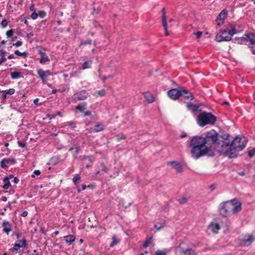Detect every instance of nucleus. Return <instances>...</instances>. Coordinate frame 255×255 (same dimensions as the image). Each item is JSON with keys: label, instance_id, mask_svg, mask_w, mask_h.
Here are the masks:
<instances>
[{"label": "nucleus", "instance_id": "54", "mask_svg": "<svg viewBox=\"0 0 255 255\" xmlns=\"http://www.w3.org/2000/svg\"><path fill=\"white\" fill-rule=\"evenodd\" d=\"M31 17L33 19H36L38 17V13H36L35 11L33 12L31 14Z\"/></svg>", "mask_w": 255, "mask_h": 255}, {"label": "nucleus", "instance_id": "10", "mask_svg": "<svg viewBox=\"0 0 255 255\" xmlns=\"http://www.w3.org/2000/svg\"><path fill=\"white\" fill-rule=\"evenodd\" d=\"M206 141L201 136L193 137L190 141L189 145H205Z\"/></svg>", "mask_w": 255, "mask_h": 255}, {"label": "nucleus", "instance_id": "31", "mask_svg": "<svg viewBox=\"0 0 255 255\" xmlns=\"http://www.w3.org/2000/svg\"><path fill=\"white\" fill-rule=\"evenodd\" d=\"M162 13V24H164V25H166V11L165 8L163 7L161 10Z\"/></svg>", "mask_w": 255, "mask_h": 255}, {"label": "nucleus", "instance_id": "61", "mask_svg": "<svg viewBox=\"0 0 255 255\" xmlns=\"http://www.w3.org/2000/svg\"><path fill=\"white\" fill-rule=\"evenodd\" d=\"M83 113H84V115L85 116H89L92 115L91 112L90 111H84V112H83Z\"/></svg>", "mask_w": 255, "mask_h": 255}, {"label": "nucleus", "instance_id": "52", "mask_svg": "<svg viewBox=\"0 0 255 255\" xmlns=\"http://www.w3.org/2000/svg\"><path fill=\"white\" fill-rule=\"evenodd\" d=\"M1 58L0 59V65L2 64L3 62H4L6 61L7 58L5 57L4 55L0 56Z\"/></svg>", "mask_w": 255, "mask_h": 255}, {"label": "nucleus", "instance_id": "41", "mask_svg": "<svg viewBox=\"0 0 255 255\" xmlns=\"http://www.w3.org/2000/svg\"><path fill=\"white\" fill-rule=\"evenodd\" d=\"M13 32H14V31L13 29H10V30H8L6 33L7 37V38H12Z\"/></svg>", "mask_w": 255, "mask_h": 255}, {"label": "nucleus", "instance_id": "43", "mask_svg": "<svg viewBox=\"0 0 255 255\" xmlns=\"http://www.w3.org/2000/svg\"><path fill=\"white\" fill-rule=\"evenodd\" d=\"M46 15V13L44 10H40L38 13V16H39L41 18H44Z\"/></svg>", "mask_w": 255, "mask_h": 255}, {"label": "nucleus", "instance_id": "24", "mask_svg": "<svg viewBox=\"0 0 255 255\" xmlns=\"http://www.w3.org/2000/svg\"><path fill=\"white\" fill-rule=\"evenodd\" d=\"M63 238L65 242L68 245H70L73 243L76 239L75 236L73 235L64 236Z\"/></svg>", "mask_w": 255, "mask_h": 255}, {"label": "nucleus", "instance_id": "40", "mask_svg": "<svg viewBox=\"0 0 255 255\" xmlns=\"http://www.w3.org/2000/svg\"><path fill=\"white\" fill-rule=\"evenodd\" d=\"M164 227V224L162 223H156L154 225V228L156 229L157 231H159L161 228Z\"/></svg>", "mask_w": 255, "mask_h": 255}, {"label": "nucleus", "instance_id": "49", "mask_svg": "<svg viewBox=\"0 0 255 255\" xmlns=\"http://www.w3.org/2000/svg\"><path fill=\"white\" fill-rule=\"evenodd\" d=\"M36 49L38 51V53H39V51H44L45 52L46 48L42 47L41 46H37L36 47Z\"/></svg>", "mask_w": 255, "mask_h": 255}, {"label": "nucleus", "instance_id": "26", "mask_svg": "<svg viewBox=\"0 0 255 255\" xmlns=\"http://www.w3.org/2000/svg\"><path fill=\"white\" fill-rule=\"evenodd\" d=\"M253 237L252 236H248L242 240V242L245 245L249 246L253 242Z\"/></svg>", "mask_w": 255, "mask_h": 255}, {"label": "nucleus", "instance_id": "38", "mask_svg": "<svg viewBox=\"0 0 255 255\" xmlns=\"http://www.w3.org/2000/svg\"><path fill=\"white\" fill-rule=\"evenodd\" d=\"M92 43V40L89 39H88L85 41H82L80 42V45H91Z\"/></svg>", "mask_w": 255, "mask_h": 255}, {"label": "nucleus", "instance_id": "44", "mask_svg": "<svg viewBox=\"0 0 255 255\" xmlns=\"http://www.w3.org/2000/svg\"><path fill=\"white\" fill-rule=\"evenodd\" d=\"M8 21L6 19H4L1 22L0 25L2 28H5L7 26Z\"/></svg>", "mask_w": 255, "mask_h": 255}, {"label": "nucleus", "instance_id": "22", "mask_svg": "<svg viewBox=\"0 0 255 255\" xmlns=\"http://www.w3.org/2000/svg\"><path fill=\"white\" fill-rule=\"evenodd\" d=\"M39 54L40 55L41 57V59L39 61L41 64H44L46 62L50 61V59L47 56H46L45 52L39 51Z\"/></svg>", "mask_w": 255, "mask_h": 255}, {"label": "nucleus", "instance_id": "21", "mask_svg": "<svg viewBox=\"0 0 255 255\" xmlns=\"http://www.w3.org/2000/svg\"><path fill=\"white\" fill-rule=\"evenodd\" d=\"M186 106L188 110L192 112H196L198 111V109L200 107L199 105L193 104L191 102L187 103Z\"/></svg>", "mask_w": 255, "mask_h": 255}, {"label": "nucleus", "instance_id": "55", "mask_svg": "<svg viewBox=\"0 0 255 255\" xmlns=\"http://www.w3.org/2000/svg\"><path fill=\"white\" fill-rule=\"evenodd\" d=\"M22 44L21 41H17L16 43L12 44V46H15L16 47H19Z\"/></svg>", "mask_w": 255, "mask_h": 255}, {"label": "nucleus", "instance_id": "51", "mask_svg": "<svg viewBox=\"0 0 255 255\" xmlns=\"http://www.w3.org/2000/svg\"><path fill=\"white\" fill-rule=\"evenodd\" d=\"M187 201V199L185 197H183V198H180L178 200V202L180 203V204H184L185 203H186Z\"/></svg>", "mask_w": 255, "mask_h": 255}, {"label": "nucleus", "instance_id": "36", "mask_svg": "<svg viewBox=\"0 0 255 255\" xmlns=\"http://www.w3.org/2000/svg\"><path fill=\"white\" fill-rule=\"evenodd\" d=\"M14 53L15 55L19 56H22L24 58H26L28 55V52H27L26 51L21 52L18 50H15Z\"/></svg>", "mask_w": 255, "mask_h": 255}, {"label": "nucleus", "instance_id": "9", "mask_svg": "<svg viewBox=\"0 0 255 255\" xmlns=\"http://www.w3.org/2000/svg\"><path fill=\"white\" fill-rule=\"evenodd\" d=\"M228 27L230 28L233 35L239 33L244 31V26L241 24H237L235 23H229Z\"/></svg>", "mask_w": 255, "mask_h": 255}, {"label": "nucleus", "instance_id": "56", "mask_svg": "<svg viewBox=\"0 0 255 255\" xmlns=\"http://www.w3.org/2000/svg\"><path fill=\"white\" fill-rule=\"evenodd\" d=\"M73 149H75V153H78L80 150V147L79 146H77L75 148H71L70 150H72Z\"/></svg>", "mask_w": 255, "mask_h": 255}, {"label": "nucleus", "instance_id": "47", "mask_svg": "<svg viewBox=\"0 0 255 255\" xmlns=\"http://www.w3.org/2000/svg\"><path fill=\"white\" fill-rule=\"evenodd\" d=\"M255 154V147L250 150L248 152V156L252 157Z\"/></svg>", "mask_w": 255, "mask_h": 255}, {"label": "nucleus", "instance_id": "13", "mask_svg": "<svg viewBox=\"0 0 255 255\" xmlns=\"http://www.w3.org/2000/svg\"><path fill=\"white\" fill-rule=\"evenodd\" d=\"M16 163V160L13 158H5L2 159L0 162V165L1 168L3 169H7L8 166L6 164L13 165Z\"/></svg>", "mask_w": 255, "mask_h": 255}, {"label": "nucleus", "instance_id": "1", "mask_svg": "<svg viewBox=\"0 0 255 255\" xmlns=\"http://www.w3.org/2000/svg\"><path fill=\"white\" fill-rule=\"evenodd\" d=\"M228 139H225L224 144L222 147H219L218 151L220 154L229 158H233L237 157V151L242 150L246 146L247 139L244 136L237 135L234 139L229 134Z\"/></svg>", "mask_w": 255, "mask_h": 255}, {"label": "nucleus", "instance_id": "58", "mask_svg": "<svg viewBox=\"0 0 255 255\" xmlns=\"http://www.w3.org/2000/svg\"><path fill=\"white\" fill-rule=\"evenodd\" d=\"M18 145L21 147H24L26 146V143L24 142L18 141Z\"/></svg>", "mask_w": 255, "mask_h": 255}, {"label": "nucleus", "instance_id": "63", "mask_svg": "<svg viewBox=\"0 0 255 255\" xmlns=\"http://www.w3.org/2000/svg\"><path fill=\"white\" fill-rule=\"evenodd\" d=\"M28 215V212L27 211H23L21 214L22 217H26Z\"/></svg>", "mask_w": 255, "mask_h": 255}, {"label": "nucleus", "instance_id": "39", "mask_svg": "<svg viewBox=\"0 0 255 255\" xmlns=\"http://www.w3.org/2000/svg\"><path fill=\"white\" fill-rule=\"evenodd\" d=\"M4 92L7 95H12L15 93L14 89H9L8 90H3Z\"/></svg>", "mask_w": 255, "mask_h": 255}, {"label": "nucleus", "instance_id": "42", "mask_svg": "<svg viewBox=\"0 0 255 255\" xmlns=\"http://www.w3.org/2000/svg\"><path fill=\"white\" fill-rule=\"evenodd\" d=\"M166 252L165 251H161L158 250L155 252L156 255H166Z\"/></svg>", "mask_w": 255, "mask_h": 255}, {"label": "nucleus", "instance_id": "60", "mask_svg": "<svg viewBox=\"0 0 255 255\" xmlns=\"http://www.w3.org/2000/svg\"><path fill=\"white\" fill-rule=\"evenodd\" d=\"M33 103L34 104H35L36 105H42L41 103H39V99L38 98H36V99H34L33 101Z\"/></svg>", "mask_w": 255, "mask_h": 255}, {"label": "nucleus", "instance_id": "30", "mask_svg": "<svg viewBox=\"0 0 255 255\" xmlns=\"http://www.w3.org/2000/svg\"><path fill=\"white\" fill-rule=\"evenodd\" d=\"M9 180L7 177H4L3 179V181L4 182V185L2 186V188L4 189H7L11 186V183H10Z\"/></svg>", "mask_w": 255, "mask_h": 255}, {"label": "nucleus", "instance_id": "5", "mask_svg": "<svg viewBox=\"0 0 255 255\" xmlns=\"http://www.w3.org/2000/svg\"><path fill=\"white\" fill-rule=\"evenodd\" d=\"M191 148V154L196 159L207 154L209 156H213L214 152L210 147L205 145H189Z\"/></svg>", "mask_w": 255, "mask_h": 255}, {"label": "nucleus", "instance_id": "53", "mask_svg": "<svg viewBox=\"0 0 255 255\" xmlns=\"http://www.w3.org/2000/svg\"><path fill=\"white\" fill-rule=\"evenodd\" d=\"M194 34L196 35L197 38H200L202 35V32L197 31L194 32Z\"/></svg>", "mask_w": 255, "mask_h": 255}, {"label": "nucleus", "instance_id": "2", "mask_svg": "<svg viewBox=\"0 0 255 255\" xmlns=\"http://www.w3.org/2000/svg\"><path fill=\"white\" fill-rule=\"evenodd\" d=\"M241 205V203L236 199L223 202L219 206L220 214L223 217H226L238 213L242 209Z\"/></svg>", "mask_w": 255, "mask_h": 255}, {"label": "nucleus", "instance_id": "28", "mask_svg": "<svg viewBox=\"0 0 255 255\" xmlns=\"http://www.w3.org/2000/svg\"><path fill=\"white\" fill-rule=\"evenodd\" d=\"M92 63V60H88L84 62L82 64V66L80 68V69H86L91 67V65Z\"/></svg>", "mask_w": 255, "mask_h": 255}, {"label": "nucleus", "instance_id": "37", "mask_svg": "<svg viewBox=\"0 0 255 255\" xmlns=\"http://www.w3.org/2000/svg\"><path fill=\"white\" fill-rule=\"evenodd\" d=\"M152 242V238L149 237L147 239H146L145 242L143 243L142 246L143 248H147L150 244H151Z\"/></svg>", "mask_w": 255, "mask_h": 255}, {"label": "nucleus", "instance_id": "6", "mask_svg": "<svg viewBox=\"0 0 255 255\" xmlns=\"http://www.w3.org/2000/svg\"><path fill=\"white\" fill-rule=\"evenodd\" d=\"M233 33L230 28L228 26L225 29L221 30L216 35L215 40L217 42L229 41L232 40Z\"/></svg>", "mask_w": 255, "mask_h": 255}, {"label": "nucleus", "instance_id": "33", "mask_svg": "<svg viewBox=\"0 0 255 255\" xmlns=\"http://www.w3.org/2000/svg\"><path fill=\"white\" fill-rule=\"evenodd\" d=\"M11 77L12 79H17L21 77V73L18 71H14L10 74Z\"/></svg>", "mask_w": 255, "mask_h": 255}, {"label": "nucleus", "instance_id": "57", "mask_svg": "<svg viewBox=\"0 0 255 255\" xmlns=\"http://www.w3.org/2000/svg\"><path fill=\"white\" fill-rule=\"evenodd\" d=\"M0 92L2 93V95H1V98L3 100H5L6 99L7 94L5 93L4 92V91H2Z\"/></svg>", "mask_w": 255, "mask_h": 255}, {"label": "nucleus", "instance_id": "23", "mask_svg": "<svg viewBox=\"0 0 255 255\" xmlns=\"http://www.w3.org/2000/svg\"><path fill=\"white\" fill-rule=\"evenodd\" d=\"M144 98L148 103H152L154 101V96L149 92L144 93Z\"/></svg>", "mask_w": 255, "mask_h": 255}, {"label": "nucleus", "instance_id": "35", "mask_svg": "<svg viewBox=\"0 0 255 255\" xmlns=\"http://www.w3.org/2000/svg\"><path fill=\"white\" fill-rule=\"evenodd\" d=\"M120 241V239H118L116 236H114L112 238V242L110 243V246L111 247H114L118 244Z\"/></svg>", "mask_w": 255, "mask_h": 255}, {"label": "nucleus", "instance_id": "48", "mask_svg": "<svg viewBox=\"0 0 255 255\" xmlns=\"http://www.w3.org/2000/svg\"><path fill=\"white\" fill-rule=\"evenodd\" d=\"M126 138V136L122 134H118L117 135V140L118 141H120L122 139H125Z\"/></svg>", "mask_w": 255, "mask_h": 255}, {"label": "nucleus", "instance_id": "59", "mask_svg": "<svg viewBox=\"0 0 255 255\" xmlns=\"http://www.w3.org/2000/svg\"><path fill=\"white\" fill-rule=\"evenodd\" d=\"M162 25L164 27V29L165 30V35L167 36L169 35V33L167 31V23L166 22V25H164V24H162Z\"/></svg>", "mask_w": 255, "mask_h": 255}, {"label": "nucleus", "instance_id": "18", "mask_svg": "<svg viewBox=\"0 0 255 255\" xmlns=\"http://www.w3.org/2000/svg\"><path fill=\"white\" fill-rule=\"evenodd\" d=\"M91 118H92V120L93 121L92 122H91V123H86V125L87 126H92L94 128H99L100 127L102 126V128H103V126L101 124L96 123L95 122V121H96L98 119V117H97V116L96 115H92V117H91Z\"/></svg>", "mask_w": 255, "mask_h": 255}, {"label": "nucleus", "instance_id": "8", "mask_svg": "<svg viewBox=\"0 0 255 255\" xmlns=\"http://www.w3.org/2000/svg\"><path fill=\"white\" fill-rule=\"evenodd\" d=\"M244 36H246L247 43L249 42L248 46L250 48L252 54L255 55V33L246 32Z\"/></svg>", "mask_w": 255, "mask_h": 255}, {"label": "nucleus", "instance_id": "15", "mask_svg": "<svg viewBox=\"0 0 255 255\" xmlns=\"http://www.w3.org/2000/svg\"><path fill=\"white\" fill-rule=\"evenodd\" d=\"M228 13V11L226 9H224L218 15L216 21H221V23L218 22L217 25L218 26H220L223 23L224 20H225V18L227 16Z\"/></svg>", "mask_w": 255, "mask_h": 255}, {"label": "nucleus", "instance_id": "12", "mask_svg": "<svg viewBox=\"0 0 255 255\" xmlns=\"http://www.w3.org/2000/svg\"><path fill=\"white\" fill-rule=\"evenodd\" d=\"M37 74L43 82H46L47 80V77L52 75V73L49 70L44 71L41 69L37 70Z\"/></svg>", "mask_w": 255, "mask_h": 255}, {"label": "nucleus", "instance_id": "46", "mask_svg": "<svg viewBox=\"0 0 255 255\" xmlns=\"http://www.w3.org/2000/svg\"><path fill=\"white\" fill-rule=\"evenodd\" d=\"M18 242L21 243V245H20L21 247H25L27 246L26 240L25 239H23L22 241H18Z\"/></svg>", "mask_w": 255, "mask_h": 255}, {"label": "nucleus", "instance_id": "45", "mask_svg": "<svg viewBox=\"0 0 255 255\" xmlns=\"http://www.w3.org/2000/svg\"><path fill=\"white\" fill-rule=\"evenodd\" d=\"M59 158L57 157H53L50 159V162L52 164H55L58 163Z\"/></svg>", "mask_w": 255, "mask_h": 255}, {"label": "nucleus", "instance_id": "19", "mask_svg": "<svg viewBox=\"0 0 255 255\" xmlns=\"http://www.w3.org/2000/svg\"><path fill=\"white\" fill-rule=\"evenodd\" d=\"M232 42L238 44H247L246 36L243 37H235L232 39Z\"/></svg>", "mask_w": 255, "mask_h": 255}, {"label": "nucleus", "instance_id": "17", "mask_svg": "<svg viewBox=\"0 0 255 255\" xmlns=\"http://www.w3.org/2000/svg\"><path fill=\"white\" fill-rule=\"evenodd\" d=\"M168 165L172 166V168L176 170L178 172L181 173L183 171L182 165L176 161H170L167 163Z\"/></svg>", "mask_w": 255, "mask_h": 255}, {"label": "nucleus", "instance_id": "20", "mask_svg": "<svg viewBox=\"0 0 255 255\" xmlns=\"http://www.w3.org/2000/svg\"><path fill=\"white\" fill-rule=\"evenodd\" d=\"M77 99L79 101L86 100L88 97H89V94L85 90H83L77 93Z\"/></svg>", "mask_w": 255, "mask_h": 255}, {"label": "nucleus", "instance_id": "11", "mask_svg": "<svg viewBox=\"0 0 255 255\" xmlns=\"http://www.w3.org/2000/svg\"><path fill=\"white\" fill-rule=\"evenodd\" d=\"M181 89L174 88L169 90L167 92L168 96L173 100H177L181 95Z\"/></svg>", "mask_w": 255, "mask_h": 255}, {"label": "nucleus", "instance_id": "27", "mask_svg": "<svg viewBox=\"0 0 255 255\" xmlns=\"http://www.w3.org/2000/svg\"><path fill=\"white\" fill-rule=\"evenodd\" d=\"M87 105V104L86 102L80 103L77 106L76 109L79 110L81 113L84 112Z\"/></svg>", "mask_w": 255, "mask_h": 255}, {"label": "nucleus", "instance_id": "50", "mask_svg": "<svg viewBox=\"0 0 255 255\" xmlns=\"http://www.w3.org/2000/svg\"><path fill=\"white\" fill-rule=\"evenodd\" d=\"M101 166L102 167V169H101V170H102V171H104V172H107L109 171V168H108L106 166V165L104 164V163H102L101 164Z\"/></svg>", "mask_w": 255, "mask_h": 255}, {"label": "nucleus", "instance_id": "7", "mask_svg": "<svg viewBox=\"0 0 255 255\" xmlns=\"http://www.w3.org/2000/svg\"><path fill=\"white\" fill-rule=\"evenodd\" d=\"M176 249H179L181 255H196L197 254L195 249L188 246L187 244L183 242H181Z\"/></svg>", "mask_w": 255, "mask_h": 255}, {"label": "nucleus", "instance_id": "16", "mask_svg": "<svg viewBox=\"0 0 255 255\" xmlns=\"http://www.w3.org/2000/svg\"><path fill=\"white\" fill-rule=\"evenodd\" d=\"M181 97H183L184 98L190 100H192L194 99L193 94L189 90L186 89H181Z\"/></svg>", "mask_w": 255, "mask_h": 255}, {"label": "nucleus", "instance_id": "32", "mask_svg": "<svg viewBox=\"0 0 255 255\" xmlns=\"http://www.w3.org/2000/svg\"><path fill=\"white\" fill-rule=\"evenodd\" d=\"M72 180L75 185L77 186L81 182V176L80 174H76L73 177Z\"/></svg>", "mask_w": 255, "mask_h": 255}, {"label": "nucleus", "instance_id": "4", "mask_svg": "<svg viewBox=\"0 0 255 255\" xmlns=\"http://www.w3.org/2000/svg\"><path fill=\"white\" fill-rule=\"evenodd\" d=\"M217 121V117L210 112H201L197 117V122L200 127L214 126Z\"/></svg>", "mask_w": 255, "mask_h": 255}, {"label": "nucleus", "instance_id": "3", "mask_svg": "<svg viewBox=\"0 0 255 255\" xmlns=\"http://www.w3.org/2000/svg\"><path fill=\"white\" fill-rule=\"evenodd\" d=\"M227 137H229V134L227 133H222L220 134L216 132L214 129H212L206 133V135L204 138L206 141V143H212L215 145H220L222 147V144H224L225 139H228Z\"/></svg>", "mask_w": 255, "mask_h": 255}, {"label": "nucleus", "instance_id": "62", "mask_svg": "<svg viewBox=\"0 0 255 255\" xmlns=\"http://www.w3.org/2000/svg\"><path fill=\"white\" fill-rule=\"evenodd\" d=\"M86 188H87V186L86 185H83L82 186V188L81 189H78V192L80 193L81 190H85L86 189Z\"/></svg>", "mask_w": 255, "mask_h": 255}, {"label": "nucleus", "instance_id": "64", "mask_svg": "<svg viewBox=\"0 0 255 255\" xmlns=\"http://www.w3.org/2000/svg\"><path fill=\"white\" fill-rule=\"evenodd\" d=\"M98 94L101 96H104L105 95V91L104 90H100L99 91Z\"/></svg>", "mask_w": 255, "mask_h": 255}, {"label": "nucleus", "instance_id": "14", "mask_svg": "<svg viewBox=\"0 0 255 255\" xmlns=\"http://www.w3.org/2000/svg\"><path fill=\"white\" fill-rule=\"evenodd\" d=\"M2 227V232L6 235H8L9 233L12 231L11 224L6 220H3L1 224Z\"/></svg>", "mask_w": 255, "mask_h": 255}, {"label": "nucleus", "instance_id": "25", "mask_svg": "<svg viewBox=\"0 0 255 255\" xmlns=\"http://www.w3.org/2000/svg\"><path fill=\"white\" fill-rule=\"evenodd\" d=\"M209 228L214 233L217 234L220 229V226L218 223H211Z\"/></svg>", "mask_w": 255, "mask_h": 255}, {"label": "nucleus", "instance_id": "29", "mask_svg": "<svg viewBox=\"0 0 255 255\" xmlns=\"http://www.w3.org/2000/svg\"><path fill=\"white\" fill-rule=\"evenodd\" d=\"M235 123L232 120L229 119L225 120V123H224L225 128H231L235 126Z\"/></svg>", "mask_w": 255, "mask_h": 255}, {"label": "nucleus", "instance_id": "34", "mask_svg": "<svg viewBox=\"0 0 255 255\" xmlns=\"http://www.w3.org/2000/svg\"><path fill=\"white\" fill-rule=\"evenodd\" d=\"M20 245L18 244L15 243L13 248H11L9 250L10 252H15L16 253H19L20 252Z\"/></svg>", "mask_w": 255, "mask_h": 255}]
</instances>
